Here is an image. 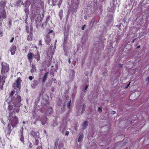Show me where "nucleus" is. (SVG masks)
Segmentation results:
<instances>
[{"mask_svg":"<svg viewBox=\"0 0 149 149\" xmlns=\"http://www.w3.org/2000/svg\"><path fill=\"white\" fill-rule=\"evenodd\" d=\"M14 107L13 108V105L11 104H9L8 107V109L9 111L8 117L9 121L7 130L5 132L8 135H10L12 130L17 127L19 123L18 118L13 115L15 114L16 112H19L20 105L15 106L14 104Z\"/></svg>","mask_w":149,"mask_h":149,"instance_id":"1","label":"nucleus"},{"mask_svg":"<svg viewBox=\"0 0 149 149\" xmlns=\"http://www.w3.org/2000/svg\"><path fill=\"white\" fill-rule=\"evenodd\" d=\"M6 4L5 0H2L0 1V21L2 22L3 19L6 17V15L5 10V7Z\"/></svg>","mask_w":149,"mask_h":149,"instance_id":"2","label":"nucleus"},{"mask_svg":"<svg viewBox=\"0 0 149 149\" xmlns=\"http://www.w3.org/2000/svg\"><path fill=\"white\" fill-rule=\"evenodd\" d=\"M22 80L19 77L17 78V79L15 81L13 84V87L14 89L18 88V89L17 90V93L19 92V90L21 88V83Z\"/></svg>","mask_w":149,"mask_h":149,"instance_id":"3","label":"nucleus"},{"mask_svg":"<svg viewBox=\"0 0 149 149\" xmlns=\"http://www.w3.org/2000/svg\"><path fill=\"white\" fill-rule=\"evenodd\" d=\"M47 34H46L45 36V40L46 43L48 45H49L51 41V38L50 37V34L53 33V31L52 30H47Z\"/></svg>","mask_w":149,"mask_h":149,"instance_id":"4","label":"nucleus"},{"mask_svg":"<svg viewBox=\"0 0 149 149\" xmlns=\"http://www.w3.org/2000/svg\"><path fill=\"white\" fill-rule=\"evenodd\" d=\"M21 97L19 95H18L16 98L15 97H13L11 101L16 106V105H19V104L21 102Z\"/></svg>","mask_w":149,"mask_h":149,"instance_id":"5","label":"nucleus"},{"mask_svg":"<svg viewBox=\"0 0 149 149\" xmlns=\"http://www.w3.org/2000/svg\"><path fill=\"white\" fill-rule=\"evenodd\" d=\"M6 76L3 75V76H0V87L1 89H3V85L5 82V80Z\"/></svg>","mask_w":149,"mask_h":149,"instance_id":"6","label":"nucleus"},{"mask_svg":"<svg viewBox=\"0 0 149 149\" xmlns=\"http://www.w3.org/2000/svg\"><path fill=\"white\" fill-rule=\"evenodd\" d=\"M2 68L1 70V73L2 74V76L4 75V74L7 72L9 70V66H2Z\"/></svg>","mask_w":149,"mask_h":149,"instance_id":"7","label":"nucleus"},{"mask_svg":"<svg viewBox=\"0 0 149 149\" xmlns=\"http://www.w3.org/2000/svg\"><path fill=\"white\" fill-rule=\"evenodd\" d=\"M41 122V123L42 125H44L45 124L47 121V116H43L40 118H39Z\"/></svg>","mask_w":149,"mask_h":149,"instance_id":"8","label":"nucleus"},{"mask_svg":"<svg viewBox=\"0 0 149 149\" xmlns=\"http://www.w3.org/2000/svg\"><path fill=\"white\" fill-rule=\"evenodd\" d=\"M50 52H49V50L47 53V55L48 56L49 58H51L49 60V63H50L51 61L52 58L53 57V55L54 54L51 49H50ZM50 64V63H49V65Z\"/></svg>","mask_w":149,"mask_h":149,"instance_id":"9","label":"nucleus"},{"mask_svg":"<svg viewBox=\"0 0 149 149\" xmlns=\"http://www.w3.org/2000/svg\"><path fill=\"white\" fill-rule=\"evenodd\" d=\"M75 74V72L74 70H72L70 72L69 75V79L72 80L74 78Z\"/></svg>","mask_w":149,"mask_h":149,"instance_id":"10","label":"nucleus"},{"mask_svg":"<svg viewBox=\"0 0 149 149\" xmlns=\"http://www.w3.org/2000/svg\"><path fill=\"white\" fill-rule=\"evenodd\" d=\"M30 134L35 138H39V133L38 132L32 130Z\"/></svg>","mask_w":149,"mask_h":149,"instance_id":"11","label":"nucleus"},{"mask_svg":"<svg viewBox=\"0 0 149 149\" xmlns=\"http://www.w3.org/2000/svg\"><path fill=\"white\" fill-rule=\"evenodd\" d=\"M17 48L15 45L13 46L10 47V51L12 55H14L15 53Z\"/></svg>","mask_w":149,"mask_h":149,"instance_id":"12","label":"nucleus"},{"mask_svg":"<svg viewBox=\"0 0 149 149\" xmlns=\"http://www.w3.org/2000/svg\"><path fill=\"white\" fill-rule=\"evenodd\" d=\"M49 74V73L48 72H46L44 74L42 78L41 79H42V83L43 84H44L45 83V82L46 80L47 76Z\"/></svg>","mask_w":149,"mask_h":149,"instance_id":"13","label":"nucleus"},{"mask_svg":"<svg viewBox=\"0 0 149 149\" xmlns=\"http://www.w3.org/2000/svg\"><path fill=\"white\" fill-rule=\"evenodd\" d=\"M33 33L31 32L29 33L27 37V39L29 41H31L32 40Z\"/></svg>","mask_w":149,"mask_h":149,"instance_id":"14","label":"nucleus"},{"mask_svg":"<svg viewBox=\"0 0 149 149\" xmlns=\"http://www.w3.org/2000/svg\"><path fill=\"white\" fill-rule=\"evenodd\" d=\"M33 56L34 57L37 59V61H38L40 60V55L39 52H37V53L36 55H33Z\"/></svg>","mask_w":149,"mask_h":149,"instance_id":"15","label":"nucleus"},{"mask_svg":"<svg viewBox=\"0 0 149 149\" xmlns=\"http://www.w3.org/2000/svg\"><path fill=\"white\" fill-rule=\"evenodd\" d=\"M38 82L37 81L34 80L33 81V82L31 84V86L33 88H35L36 86L38 85Z\"/></svg>","mask_w":149,"mask_h":149,"instance_id":"16","label":"nucleus"},{"mask_svg":"<svg viewBox=\"0 0 149 149\" xmlns=\"http://www.w3.org/2000/svg\"><path fill=\"white\" fill-rule=\"evenodd\" d=\"M33 55L31 53H29L27 55L28 59L30 61L32 60Z\"/></svg>","mask_w":149,"mask_h":149,"instance_id":"17","label":"nucleus"},{"mask_svg":"<svg viewBox=\"0 0 149 149\" xmlns=\"http://www.w3.org/2000/svg\"><path fill=\"white\" fill-rule=\"evenodd\" d=\"M16 3L17 6H20L22 4L24 5L23 2H22L21 0H17Z\"/></svg>","mask_w":149,"mask_h":149,"instance_id":"18","label":"nucleus"},{"mask_svg":"<svg viewBox=\"0 0 149 149\" xmlns=\"http://www.w3.org/2000/svg\"><path fill=\"white\" fill-rule=\"evenodd\" d=\"M59 138H57L56 140L54 142V149H57V148L58 146V141H59Z\"/></svg>","mask_w":149,"mask_h":149,"instance_id":"19","label":"nucleus"},{"mask_svg":"<svg viewBox=\"0 0 149 149\" xmlns=\"http://www.w3.org/2000/svg\"><path fill=\"white\" fill-rule=\"evenodd\" d=\"M65 128V127H63L62 126H61L60 127V131L61 132L62 134H64V132Z\"/></svg>","mask_w":149,"mask_h":149,"instance_id":"20","label":"nucleus"},{"mask_svg":"<svg viewBox=\"0 0 149 149\" xmlns=\"http://www.w3.org/2000/svg\"><path fill=\"white\" fill-rule=\"evenodd\" d=\"M36 69L35 66H32V68L31 70V71L32 73H33L34 72L36 71Z\"/></svg>","mask_w":149,"mask_h":149,"instance_id":"21","label":"nucleus"},{"mask_svg":"<svg viewBox=\"0 0 149 149\" xmlns=\"http://www.w3.org/2000/svg\"><path fill=\"white\" fill-rule=\"evenodd\" d=\"M15 93V91H12L9 94V98H11V100H12V98L13 97H13V95H14V93Z\"/></svg>","mask_w":149,"mask_h":149,"instance_id":"22","label":"nucleus"},{"mask_svg":"<svg viewBox=\"0 0 149 149\" xmlns=\"http://www.w3.org/2000/svg\"><path fill=\"white\" fill-rule=\"evenodd\" d=\"M20 140L23 143H24V137L23 136V132H22L21 134V137L20 138Z\"/></svg>","mask_w":149,"mask_h":149,"instance_id":"23","label":"nucleus"},{"mask_svg":"<svg viewBox=\"0 0 149 149\" xmlns=\"http://www.w3.org/2000/svg\"><path fill=\"white\" fill-rule=\"evenodd\" d=\"M63 10H61L59 13L58 15L60 17V19L61 20L63 16Z\"/></svg>","mask_w":149,"mask_h":149,"instance_id":"24","label":"nucleus"},{"mask_svg":"<svg viewBox=\"0 0 149 149\" xmlns=\"http://www.w3.org/2000/svg\"><path fill=\"white\" fill-rule=\"evenodd\" d=\"M88 125V123L87 121H84L83 124V129H84L86 128V126H87Z\"/></svg>","mask_w":149,"mask_h":149,"instance_id":"25","label":"nucleus"},{"mask_svg":"<svg viewBox=\"0 0 149 149\" xmlns=\"http://www.w3.org/2000/svg\"><path fill=\"white\" fill-rule=\"evenodd\" d=\"M78 4V3L77 2H76L75 3H74L73 6V8L77 9Z\"/></svg>","mask_w":149,"mask_h":149,"instance_id":"26","label":"nucleus"},{"mask_svg":"<svg viewBox=\"0 0 149 149\" xmlns=\"http://www.w3.org/2000/svg\"><path fill=\"white\" fill-rule=\"evenodd\" d=\"M39 140L37 139L36 138H35V141L34 143V144L36 146H38L39 144Z\"/></svg>","mask_w":149,"mask_h":149,"instance_id":"27","label":"nucleus"},{"mask_svg":"<svg viewBox=\"0 0 149 149\" xmlns=\"http://www.w3.org/2000/svg\"><path fill=\"white\" fill-rule=\"evenodd\" d=\"M82 106H83V107H82V110L81 111V113H84L85 110V108L86 107V105H85V104H83Z\"/></svg>","mask_w":149,"mask_h":149,"instance_id":"28","label":"nucleus"},{"mask_svg":"<svg viewBox=\"0 0 149 149\" xmlns=\"http://www.w3.org/2000/svg\"><path fill=\"white\" fill-rule=\"evenodd\" d=\"M47 24V22H45L42 23V25L41 26V27L42 28H43L44 29L46 26Z\"/></svg>","mask_w":149,"mask_h":149,"instance_id":"29","label":"nucleus"},{"mask_svg":"<svg viewBox=\"0 0 149 149\" xmlns=\"http://www.w3.org/2000/svg\"><path fill=\"white\" fill-rule=\"evenodd\" d=\"M29 144L28 146V148L29 149H30L32 147L33 145L32 144V143L30 142H29Z\"/></svg>","mask_w":149,"mask_h":149,"instance_id":"30","label":"nucleus"},{"mask_svg":"<svg viewBox=\"0 0 149 149\" xmlns=\"http://www.w3.org/2000/svg\"><path fill=\"white\" fill-rule=\"evenodd\" d=\"M83 137V136L81 134L79 137V138L78 139V142H79L82 139Z\"/></svg>","mask_w":149,"mask_h":149,"instance_id":"31","label":"nucleus"},{"mask_svg":"<svg viewBox=\"0 0 149 149\" xmlns=\"http://www.w3.org/2000/svg\"><path fill=\"white\" fill-rule=\"evenodd\" d=\"M58 0H52V5L55 6L56 5L55 3L57 2Z\"/></svg>","mask_w":149,"mask_h":149,"instance_id":"32","label":"nucleus"},{"mask_svg":"<svg viewBox=\"0 0 149 149\" xmlns=\"http://www.w3.org/2000/svg\"><path fill=\"white\" fill-rule=\"evenodd\" d=\"M62 2V0H60L59 2L58 3V8H60V6L61 5V4Z\"/></svg>","mask_w":149,"mask_h":149,"instance_id":"33","label":"nucleus"},{"mask_svg":"<svg viewBox=\"0 0 149 149\" xmlns=\"http://www.w3.org/2000/svg\"><path fill=\"white\" fill-rule=\"evenodd\" d=\"M39 17V21L40 22H42V21L43 18L41 17V16H40L39 17H38V18H37V19H38Z\"/></svg>","mask_w":149,"mask_h":149,"instance_id":"34","label":"nucleus"},{"mask_svg":"<svg viewBox=\"0 0 149 149\" xmlns=\"http://www.w3.org/2000/svg\"><path fill=\"white\" fill-rule=\"evenodd\" d=\"M63 146H64V145H63V143H60V144H59L58 147L60 148H63Z\"/></svg>","mask_w":149,"mask_h":149,"instance_id":"35","label":"nucleus"},{"mask_svg":"<svg viewBox=\"0 0 149 149\" xmlns=\"http://www.w3.org/2000/svg\"><path fill=\"white\" fill-rule=\"evenodd\" d=\"M37 115L36 114V113L35 111H34L33 115V118H35L37 116Z\"/></svg>","mask_w":149,"mask_h":149,"instance_id":"36","label":"nucleus"},{"mask_svg":"<svg viewBox=\"0 0 149 149\" xmlns=\"http://www.w3.org/2000/svg\"><path fill=\"white\" fill-rule=\"evenodd\" d=\"M77 9H76V8H73L72 11V13H76L77 11Z\"/></svg>","mask_w":149,"mask_h":149,"instance_id":"37","label":"nucleus"},{"mask_svg":"<svg viewBox=\"0 0 149 149\" xmlns=\"http://www.w3.org/2000/svg\"><path fill=\"white\" fill-rule=\"evenodd\" d=\"M98 111L99 112H101L102 111V108H101L100 107H98Z\"/></svg>","mask_w":149,"mask_h":149,"instance_id":"38","label":"nucleus"},{"mask_svg":"<svg viewBox=\"0 0 149 149\" xmlns=\"http://www.w3.org/2000/svg\"><path fill=\"white\" fill-rule=\"evenodd\" d=\"M50 16L49 15L46 18V20L47 22H48L49 21V19H50Z\"/></svg>","mask_w":149,"mask_h":149,"instance_id":"39","label":"nucleus"},{"mask_svg":"<svg viewBox=\"0 0 149 149\" xmlns=\"http://www.w3.org/2000/svg\"><path fill=\"white\" fill-rule=\"evenodd\" d=\"M71 100H70L69 102H68V108H70V104H71Z\"/></svg>","mask_w":149,"mask_h":149,"instance_id":"40","label":"nucleus"},{"mask_svg":"<svg viewBox=\"0 0 149 149\" xmlns=\"http://www.w3.org/2000/svg\"><path fill=\"white\" fill-rule=\"evenodd\" d=\"M26 32L27 33H29V27L28 26H27L26 28Z\"/></svg>","mask_w":149,"mask_h":149,"instance_id":"41","label":"nucleus"},{"mask_svg":"<svg viewBox=\"0 0 149 149\" xmlns=\"http://www.w3.org/2000/svg\"><path fill=\"white\" fill-rule=\"evenodd\" d=\"M39 45L41 47L42 46V42L41 40H40L39 41Z\"/></svg>","mask_w":149,"mask_h":149,"instance_id":"42","label":"nucleus"},{"mask_svg":"<svg viewBox=\"0 0 149 149\" xmlns=\"http://www.w3.org/2000/svg\"><path fill=\"white\" fill-rule=\"evenodd\" d=\"M49 108L51 110V111H50L49 113L50 114L52 113V107H50Z\"/></svg>","mask_w":149,"mask_h":149,"instance_id":"43","label":"nucleus"},{"mask_svg":"<svg viewBox=\"0 0 149 149\" xmlns=\"http://www.w3.org/2000/svg\"><path fill=\"white\" fill-rule=\"evenodd\" d=\"M14 37H13L10 40V42H12L14 40Z\"/></svg>","mask_w":149,"mask_h":149,"instance_id":"44","label":"nucleus"},{"mask_svg":"<svg viewBox=\"0 0 149 149\" xmlns=\"http://www.w3.org/2000/svg\"><path fill=\"white\" fill-rule=\"evenodd\" d=\"M3 33L2 32H1V31L0 30V36L1 37L2 36H3Z\"/></svg>","mask_w":149,"mask_h":149,"instance_id":"45","label":"nucleus"},{"mask_svg":"<svg viewBox=\"0 0 149 149\" xmlns=\"http://www.w3.org/2000/svg\"><path fill=\"white\" fill-rule=\"evenodd\" d=\"M69 132L66 131L65 133V135L68 136L69 134Z\"/></svg>","mask_w":149,"mask_h":149,"instance_id":"46","label":"nucleus"},{"mask_svg":"<svg viewBox=\"0 0 149 149\" xmlns=\"http://www.w3.org/2000/svg\"><path fill=\"white\" fill-rule=\"evenodd\" d=\"M86 26V25L85 24V25H84L83 26H82L81 27L82 30H84V28H85V26Z\"/></svg>","mask_w":149,"mask_h":149,"instance_id":"47","label":"nucleus"},{"mask_svg":"<svg viewBox=\"0 0 149 149\" xmlns=\"http://www.w3.org/2000/svg\"><path fill=\"white\" fill-rule=\"evenodd\" d=\"M29 78L30 80H32L33 79V77L32 76H30L29 77Z\"/></svg>","mask_w":149,"mask_h":149,"instance_id":"48","label":"nucleus"},{"mask_svg":"<svg viewBox=\"0 0 149 149\" xmlns=\"http://www.w3.org/2000/svg\"><path fill=\"white\" fill-rule=\"evenodd\" d=\"M88 86L87 85H86V87H85V88H84V89L85 90H86L88 88Z\"/></svg>","mask_w":149,"mask_h":149,"instance_id":"49","label":"nucleus"},{"mask_svg":"<svg viewBox=\"0 0 149 149\" xmlns=\"http://www.w3.org/2000/svg\"><path fill=\"white\" fill-rule=\"evenodd\" d=\"M146 81H149V76L146 79Z\"/></svg>","mask_w":149,"mask_h":149,"instance_id":"50","label":"nucleus"},{"mask_svg":"<svg viewBox=\"0 0 149 149\" xmlns=\"http://www.w3.org/2000/svg\"><path fill=\"white\" fill-rule=\"evenodd\" d=\"M115 113H116V112L115 111H112L111 113L113 114H115Z\"/></svg>","mask_w":149,"mask_h":149,"instance_id":"51","label":"nucleus"},{"mask_svg":"<svg viewBox=\"0 0 149 149\" xmlns=\"http://www.w3.org/2000/svg\"><path fill=\"white\" fill-rule=\"evenodd\" d=\"M140 47V46H138L136 47V49H138Z\"/></svg>","mask_w":149,"mask_h":149,"instance_id":"52","label":"nucleus"},{"mask_svg":"<svg viewBox=\"0 0 149 149\" xmlns=\"http://www.w3.org/2000/svg\"><path fill=\"white\" fill-rule=\"evenodd\" d=\"M44 92H42V93H41L40 94V97L41 96V95H42L43 93Z\"/></svg>","mask_w":149,"mask_h":149,"instance_id":"53","label":"nucleus"},{"mask_svg":"<svg viewBox=\"0 0 149 149\" xmlns=\"http://www.w3.org/2000/svg\"><path fill=\"white\" fill-rule=\"evenodd\" d=\"M33 2H35L37 0H31Z\"/></svg>","mask_w":149,"mask_h":149,"instance_id":"54","label":"nucleus"},{"mask_svg":"<svg viewBox=\"0 0 149 149\" xmlns=\"http://www.w3.org/2000/svg\"><path fill=\"white\" fill-rule=\"evenodd\" d=\"M37 149H40L39 146H38L37 148Z\"/></svg>","mask_w":149,"mask_h":149,"instance_id":"55","label":"nucleus"},{"mask_svg":"<svg viewBox=\"0 0 149 149\" xmlns=\"http://www.w3.org/2000/svg\"><path fill=\"white\" fill-rule=\"evenodd\" d=\"M130 83H129V84H127V86L126 88H127V87H128L129 86V85H130Z\"/></svg>","mask_w":149,"mask_h":149,"instance_id":"56","label":"nucleus"},{"mask_svg":"<svg viewBox=\"0 0 149 149\" xmlns=\"http://www.w3.org/2000/svg\"><path fill=\"white\" fill-rule=\"evenodd\" d=\"M68 62L69 63H70V58L69 59Z\"/></svg>","mask_w":149,"mask_h":149,"instance_id":"57","label":"nucleus"},{"mask_svg":"<svg viewBox=\"0 0 149 149\" xmlns=\"http://www.w3.org/2000/svg\"><path fill=\"white\" fill-rule=\"evenodd\" d=\"M119 66V68H122V66H122V65H121V66Z\"/></svg>","mask_w":149,"mask_h":149,"instance_id":"58","label":"nucleus"},{"mask_svg":"<svg viewBox=\"0 0 149 149\" xmlns=\"http://www.w3.org/2000/svg\"><path fill=\"white\" fill-rule=\"evenodd\" d=\"M9 24H10V25L11 24V22H10H10H9Z\"/></svg>","mask_w":149,"mask_h":149,"instance_id":"59","label":"nucleus"},{"mask_svg":"<svg viewBox=\"0 0 149 149\" xmlns=\"http://www.w3.org/2000/svg\"><path fill=\"white\" fill-rule=\"evenodd\" d=\"M43 71V70H42L41 69H40V71L42 72Z\"/></svg>","mask_w":149,"mask_h":149,"instance_id":"60","label":"nucleus"},{"mask_svg":"<svg viewBox=\"0 0 149 149\" xmlns=\"http://www.w3.org/2000/svg\"><path fill=\"white\" fill-rule=\"evenodd\" d=\"M119 65H123L122 64H119Z\"/></svg>","mask_w":149,"mask_h":149,"instance_id":"61","label":"nucleus"},{"mask_svg":"<svg viewBox=\"0 0 149 149\" xmlns=\"http://www.w3.org/2000/svg\"><path fill=\"white\" fill-rule=\"evenodd\" d=\"M134 40H135V39L133 41H132V42L133 43L134 42Z\"/></svg>","mask_w":149,"mask_h":149,"instance_id":"62","label":"nucleus"},{"mask_svg":"<svg viewBox=\"0 0 149 149\" xmlns=\"http://www.w3.org/2000/svg\"><path fill=\"white\" fill-rule=\"evenodd\" d=\"M57 42V40H55V43H56V42Z\"/></svg>","mask_w":149,"mask_h":149,"instance_id":"63","label":"nucleus"},{"mask_svg":"<svg viewBox=\"0 0 149 149\" xmlns=\"http://www.w3.org/2000/svg\"><path fill=\"white\" fill-rule=\"evenodd\" d=\"M44 132L45 133H46V131H45Z\"/></svg>","mask_w":149,"mask_h":149,"instance_id":"64","label":"nucleus"}]
</instances>
